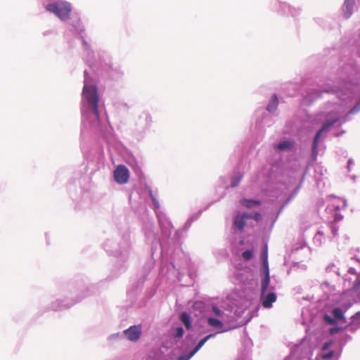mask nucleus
<instances>
[{
  "label": "nucleus",
  "mask_w": 360,
  "mask_h": 360,
  "mask_svg": "<svg viewBox=\"0 0 360 360\" xmlns=\"http://www.w3.org/2000/svg\"><path fill=\"white\" fill-rule=\"evenodd\" d=\"M46 11L55 14L61 20H66L70 18L72 6L70 3L58 0L46 6Z\"/></svg>",
  "instance_id": "nucleus-1"
},
{
  "label": "nucleus",
  "mask_w": 360,
  "mask_h": 360,
  "mask_svg": "<svg viewBox=\"0 0 360 360\" xmlns=\"http://www.w3.org/2000/svg\"><path fill=\"white\" fill-rule=\"evenodd\" d=\"M334 352L333 351H330L329 352L326 354H323L321 355L322 359H330L333 356Z\"/></svg>",
  "instance_id": "nucleus-20"
},
{
  "label": "nucleus",
  "mask_w": 360,
  "mask_h": 360,
  "mask_svg": "<svg viewBox=\"0 0 360 360\" xmlns=\"http://www.w3.org/2000/svg\"><path fill=\"white\" fill-rule=\"evenodd\" d=\"M337 121V120H334L331 122H326L321 127V128L317 131L314 141H313V146H312V152L313 153H316L317 148L319 145V139L320 136H321L322 133L323 131L329 130L330 127Z\"/></svg>",
  "instance_id": "nucleus-4"
},
{
  "label": "nucleus",
  "mask_w": 360,
  "mask_h": 360,
  "mask_svg": "<svg viewBox=\"0 0 360 360\" xmlns=\"http://www.w3.org/2000/svg\"><path fill=\"white\" fill-rule=\"evenodd\" d=\"M82 95L86 101L88 105L92 109V112L97 119L99 117L98 101L97 88L94 85H84Z\"/></svg>",
  "instance_id": "nucleus-2"
},
{
  "label": "nucleus",
  "mask_w": 360,
  "mask_h": 360,
  "mask_svg": "<svg viewBox=\"0 0 360 360\" xmlns=\"http://www.w3.org/2000/svg\"><path fill=\"white\" fill-rule=\"evenodd\" d=\"M262 304L264 308H271L272 304L276 301V295L274 292H269L266 295L261 294Z\"/></svg>",
  "instance_id": "nucleus-7"
},
{
  "label": "nucleus",
  "mask_w": 360,
  "mask_h": 360,
  "mask_svg": "<svg viewBox=\"0 0 360 360\" xmlns=\"http://www.w3.org/2000/svg\"><path fill=\"white\" fill-rule=\"evenodd\" d=\"M113 176L117 184H125L129 179V171L126 166L120 165L115 169Z\"/></svg>",
  "instance_id": "nucleus-3"
},
{
  "label": "nucleus",
  "mask_w": 360,
  "mask_h": 360,
  "mask_svg": "<svg viewBox=\"0 0 360 360\" xmlns=\"http://www.w3.org/2000/svg\"><path fill=\"white\" fill-rule=\"evenodd\" d=\"M292 144L291 142L288 141H284L280 142L277 145V148L279 150H285L287 148L292 147Z\"/></svg>",
  "instance_id": "nucleus-17"
},
{
  "label": "nucleus",
  "mask_w": 360,
  "mask_h": 360,
  "mask_svg": "<svg viewBox=\"0 0 360 360\" xmlns=\"http://www.w3.org/2000/svg\"><path fill=\"white\" fill-rule=\"evenodd\" d=\"M242 176H240L238 178L233 179L231 182V186L235 187L238 185V182L241 180Z\"/></svg>",
  "instance_id": "nucleus-22"
},
{
  "label": "nucleus",
  "mask_w": 360,
  "mask_h": 360,
  "mask_svg": "<svg viewBox=\"0 0 360 360\" xmlns=\"http://www.w3.org/2000/svg\"><path fill=\"white\" fill-rule=\"evenodd\" d=\"M207 323L209 326L216 328H221L224 326L223 323L221 321L214 318H208Z\"/></svg>",
  "instance_id": "nucleus-13"
},
{
  "label": "nucleus",
  "mask_w": 360,
  "mask_h": 360,
  "mask_svg": "<svg viewBox=\"0 0 360 360\" xmlns=\"http://www.w3.org/2000/svg\"><path fill=\"white\" fill-rule=\"evenodd\" d=\"M181 322L188 329L191 328L190 317L186 312L181 313Z\"/></svg>",
  "instance_id": "nucleus-16"
},
{
  "label": "nucleus",
  "mask_w": 360,
  "mask_h": 360,
  "mask_svg": "<svg viewBox=\"0 0 360 360\" xmlns=\"http://www.w3.org/2000/svg\"><path fill=\"white\" fill-rule=\"evenodd\" d=\"M213 336L214 335L210 334L205 337L188 355H181V360H189L205 345V343Z\"/></svg>",
  "instance_id": "nucleus-8"
},
{
  "label": "nucleus",
  "mask_w": 360,
  "mask_h": 360,
  "mask_svg": "<svg viewBox=\"0 0 360 360\" xmlns=\"http://www.w3.org/2000/svg\"><path fill=\"white\" fill-rule=\"evenodd\" d=\"M354 0H345L344 3L345 9L347 11V18H349L352 15V6L354 4Z\"/></svg>",
  "instance_id": "nucleus-14"
},
{
  "label": "nucleus",
  "mask_w": 360,
  "mask_h": 360,
  "mask_svg": "<svg viewBox=\"0 0 360 360\" xmlns=\"http://www.w3.org/2000/svg\"><path fill=\"white\" fill-rule=\"evenodd\" d=\"M252 216L247 213L238 214L234 220V225L238 228V230H243L245 221L248 219H250Z\"/></svg>",
  "instance_id": "nucleus-9"
},
{
  "label": "nucleus",
  "mask_w": 360,
  "mask_h": 360,
  "mask_svg": "<svg viewBox=\"0 0 360 360\" xmlns=\"http://www.w3.org/2000/svg\"><path fill=\"white\" fill-rule=\"evenodd\" d=\"M181 336H182L183 335V330L182 329H181Z\"/></svg>",
  "instance_id": "nucleus-28"
},
{
  "label": "nucleus",
  "mask_w": 360,
  "mask_h": 360,
  "mask_svg": "<svg viewBox=\"0 0 360 360\" xmlns=\"http://www.w3.org/2000/svg\"><path fill=\"white\" fill-rule=\"evenodd\" d=\"M176 337H180V327L176 328Z\"/></svg>",
  "instance_id": "nucleus-26"
},
{
  "label": "nucleus",
  "mask_w": 360,
  "mask_h": 360,
  "mask_svg": "<svg viewBox=\"0 0 360 360\" xmlns=\"http://www.w3.org/2000/svg\"><path fill=\"white\" fill-rule=\"evenodd\" d=\"M267 257H268L267 248L266 247L265 250L262 252V259H263L264 263L266 264H267Z\"/></svg>",
  "instance_id": "nucleus-21"
},
{
  "label": "nucleus",
  "mask_w": 360,
  "mask_h": 360,
  "mask_svg": "<svg viewBox=\"0 0 360 360\" xmlns=\"http://www.w3.org/2000/svg\"><path fill=\"white\" fill-rule=\"evenodd\" d=\"M242 256L245 260L248 261L252 258L253 254L251 250H246L242 253Z\"/></svg>",
  "instance_id": "nucleus-18"
},
{
  "label": "nucleus",
  "mask_w": 360,
  "mask_h": 360,
  "mask_svg": "<svg viewBox=\"0 0 360 360\" xmlns=\"http://www.w3.org/2000/svg\"><path fill=\"white\" fill-rule=\"evenodd\" d=\"M278 97L276 96V94H274L273 96H272V100L269 103V105H267L266 107V110L269 111V112H274L276 108H277V106H278Z\"/></svg>",
  "instance_id": "nucleus-11"
},
{
  "label": "nucleus",
  "mask_w": 360,
  "mask_h": 360,
  "mask_svg": "<svg viewBox=\"0 0 360 360\" xmlns=\"http://www.w3.org/2000/svg\"><path fill=\"white\" fill-rule=\"evenodd\" d=\"M212 311L216 316H220L221 314V310L217 307L215 306H213Z\"/></svg>",
  "instance_id": "nucleus-24"
},
{
  "label": "nucleus",
  "mask_w": 360,
  "mask_h": 360,
  "mask_svg": "<svg viewBox=\"0 0 360 360\" xmlns=\"http://www.w3.org/2000/svg\"><path fill=\"white\" fill-rule=\"evenodd\" d=\"M240 204L248 208H251L255 205H259L261 203L258 200L243 199L240 200Z\"/></svg>",
  "instance_id": "nucleus-12"
},
{
  "label": "nucleus",
  "mask_w": 360,
  "mask_h": 360,
  "mask_svg": "<svg viewBox=\"0 0 360 360\" xmlns=\"http://www.w3.org/2000/svg\"><path fill=\"white\" fill-rule=\"evenodd\" d=\"M338 328H331V329H330V334H331V335H333V334H335V333H337V332H338Z\"/></svg>",
  "instance_id": "nucleus-27"
},
{
  "label": "nucleus",
  "mask_w": 360,
  "mask_h": 360,
  "mask_svg": "<svg viewBox=\"0 0 360 360\" xmlns=\"http://www.w3.org/2000/svg\"><path fill=\"white\" fill-rule=\"evenodd\" d=\"M252 217L250 219H253L256 221H259L261 219V215L259 213L256 212L254 214H250Z\"/></svg>",
  "instance_id": "nucleus-23"
},
{
  "label": "nucleus",
  "mask_w": 360,
  "mask_h": 360,
  "mask_svg": "<svg viewBox=\"0 0 360 360\" xmlns=\"http://www.w3.org/2000/svg\"><path fill=\"white\" fill-rule=\"evenodd\" d=\"M332 314L334 317L338 320L345 319L344 314L340 308H334L332 311Z\"/></svg>",
  "instance_id": "nucleus-15"
},
{
  "label": "nucleus",
  "mask_w": 360,
  "mask_h": 360,
  "mask_svg": "<svg viewBox=\"0 0 360 360\" xmlns=\"http://www.w3.org/2000/svg\"><path fill=\"white\" fill-rule=\"evenodd\" d=\"M346 206L345 202L341 198H334L330 205V209H333L335 212V219L340 221L342 219V216L338 213V211L344 208Z\"/></svg>",
  "instance_id": "nucleus-5"
},
{
  "label": "nucleus",
  "mask_w": 360,
  "mask_h": 360,
  "mask_svg": "<svg viewBox=\"0 0 360 360\" xmlns=\"http://www.w3.org/2000/svg\"><path fill=\"white\" fill-rule=\"evenodd\" d=\"M324 321L328 323V324H330V325H333V324H335L336 323V321H335V319L332 318L330 316L328 315V314H326L324 316Z\"/></svg>",
  "instance_id": "nucleus-19"
},
{
  "label": "nucleus",
  "mask_w": 360,
  "mask_h": 360,
  "mask_svg": "<svg viewBox=\"0 0 360 360\" xmlns=\"http://www.w3.org/2000/svg\"><path fill=\"white\" fill-rule=\"evenodd\" d=\"M330 342H326V343L323 345L322 349H323V350H326V349H327L329 347V346H330Z\"/></svg>",
  "instance_id": "nucleus-25"
},
{
  "label": "nucleus",
  "mask_w": 360,
  "mask_h": 360,
  "mask_svg": "<svg viewBox=\"0 0 360 360\" xmlns=\"http://www.w3.org/2000/svg\"><path fill=\"white\" fill-rule=\"evenodd\" d=\"M124 333L130 341H136L139 340L141 334V326H131L128 329L124 330Z\"/></svg>",
  "instance_id": "nucleus-6"
},
{
  "label": "nucleus",
  "mask_w": 360,
  "mask_h": 360,
  "mask_svg": "<svg viewBox=\"0 0 360 360\" xmlns=\"http://www.w3.org/2000/svg\"><path fill=\"white\" fill-rule=\"evenodd\" d=\"M269 283H270V277H269V271H267L266 275L262 280L261 292H262V295H263V294H264L266 292V291L268 288V286L269 285Z\"/></svg>",
  "instance_id": "nucleus-10"
}]
</instances>
